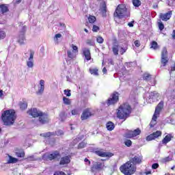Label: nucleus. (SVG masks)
I'll use <instances>...</instances> for the list:
<instances>
[{
    "label": "nucleus",
    "mask_w": 175,
    "mask_h": 175,
    "mask_svg": "<svg viewBox=\"0 0 175 175\" xmlns=\"http://www.w3.org/2000/svg\"><path fill=\"white\" fill-rule=\"evenodd\" d=\"M132 113V107L128 103L121 105L118 109L117 117L120 120H126Z\"/></svg>",
    "instance_id": "1"
},
{
    "label": "nucleus",
    "mask_w": 175,
    "mask_h": 175,
    "mask_svg": "<svg viewBox=\"0 0 175 175\" xmlns=\"http://www.w3.org/2000/svg\"><path fill=\"white\" fill-rule=\"evenodd\" d=\"M15 112L13 109L5 111L2 115L1 118L4 125H13L14 124V120H16Z\"/></svg>",
    "instance_id": "2"
},
{
    "label": "nucleus",
    "mask_w": 175,
    "mask_h": 175,
    "mask_svg": "<svg viewBox=\"0 0 175 175\" xmlns=\"http://www.w3.org/2000/svg\"><path fill=\"white\" fill-rule=\"evenodd\" d=\"M120 170L124 175H132L136 172V166L132 161H127L120 166Z\"/></svg>",
    "instance_id": "3"
},
{
    "label": "nucleus",
    "mask_w": 175,
    "mask_h": 175,
    "mask_svg": "<svg viewBox=\"0 0 175 175\" xmlns=\"http://www.w3.org/2000/svg\"><path fill=\"white\" fill-rule=\"evenodd\" d=\"M114 16L118 18H124L129 17V12L126 9V6L124 4H120L118 5L114 13Z\"/></svg>",
    "instance_id": "4"
},
{
    "label": "nucleus",
    "mask_w": 175,
    "mask_h": 175,
    "mask_svg": "<svg viewBox=\"0 0 175 175\" xmlns=\"http://www.w3.org/2000/svg\"><path fill=\"white\" fill-rule=\"evenodd\" d=\"M163 108V102H160L155 109L154 113L153 115L152 121L150 123V128H153L154 125L157 124V118H158V116H159V113Z\"/></svg>",
    "instance_id": "5"
},
{
    "label": "nucleus",
    "mask_w": 175,
    "mask_h": 175,
    "mask_svg": "<svg viewBox=\"0 0 175 175\" xmlns=\"http://www.w3.org/2000/svg\"><path fill=\"white\" fill-rule=\"evenodd\" d=\"M25 58H28L26 62L27 66L32 68H33V55H35V51L32 50H29L26 53H25Z\"/></svg>",
    "instance_id": "6"
},
{
    "label": "nucleus",
    "mask_w": 175,
    "mask_h": 175,
    "mask_svg": "<svg viewBox=\"0 0 175 175\" xmlns=\"http://www.w3.org/2000/svg\"><path fill=\"white\" fill-rule=\"evenodd\" d=\"M72 51H67V55L68 58H70V59H75L77 55V53H79V49L77 48V46L73 44H72Z\"/></svg>",
    "instance_id": "7"
},
{
    "label": "nucleus",
    "mask_w": 175,
    "mask_h": 175,
    "mask_svg": "<svg viewBox=\"0 0 175 175\" xmlns=\"http://www.w3.org/2000/svg\"><path fill=\"white\" fill-rule=\"evenodd\" d=\"M47 122H49V115L42 112L36 124V125H43V124H47Z\"/></svg>",
    "instance_id": "8"
},
{
    "label": "nucleus",
    "mask_w": 175,
    "mask_h": 175,
    "mask_svg": "<svg viewBox=\"0 0 175 175\" xmlns=\"http://www.w3.org/2000/svg\"><path fill=\"white\" fill-rule=\"evenodd\" d=\"M118 92H114L111 96V98H109L107 102V106H111V105H116L117 102H118Z\"/></svg>",
    "instance_id": "9"
},
{
    "label": "nucleus",
    "mask_w": 175,
    "mask_h": 175,
    "mask_svg": "<svg viewBox=\"0 0 175 175\" xmlns=\"http://www.w3.org/2000/svg\"><path fill=\"white\" fill-rule=\"evenodd\" d=\"M169 62V57H167V50L163 48L161 52V64L163 66H166V64Z\"/></svg>",
    "instance_id": "10"
},
{
    "label": "nucleus",
    "mask_w": 175,
    "mask_h": 175,
    "mask_svg": "<svg viewBox=\"0 0 175 175\" xmlns=\"http://www.w3.org/2000/svg\"><path fill=\"white\" fill-rule=\"evenodd\" d=\"M142 133V131L139 129H137L134 131H130L125 133V137L127 139H131L132 137H136V136H139V135Z\"/></svg>",
    "instance_id": "11"
},
{
    "label": "nucleus",
    "mask_w": 175,
    "mask_h": 175,
    "mask_svg": "<svg viewBox=\"0 0 175 175\" xmlns=\"http://www.w3.org/2000/svg\"><path fill=\"white\" fill-rule=\"evenodd\" d=\"M92 116H94L92 109L91 108H88L83 111L81 118L83 121L84 120H88V118H90V117Z\"/></svg>",
    "instance_id": "12"
},
{
    "label": "nucleus",
    "mask_w": 175,
    "mask_h": 175,
    "mask_svg": "<svg viewBox=\"0 0 175 175\" xmlns=\"http://www.w3.org/2000/svg\"><path fill=\"white\" fill-rule=\"evenodd\" d=\"M42 113L43 112H42V111L36 108H31V109L27 111V114H29V116H31V117H33L34 118H36V117H40V116H42Z\"/></svg>",
    "instance_id": "13"
},
{
    "label": "nucleus",
    "mask_w": 175,
    "mask_h": 175,
    "mask_svg": "<svg viewBox=\"0 0 175 175\" xmlns=\"http://www.w3.org/2000/svg\"><path fill=\"white\" fill-rule=\"evenodd\" d=\"M58 157H59V152L56 151L52 154H44L42 159L45 161H53V159H55V158H58Z\"/></svg>",
    "instance_id": "14"
},
{
    "label": "nucleus",
    "mask_w": 175,
    "mask_h": 175,
    "mask_svg": "<svg viewBox=\"0 0 175 175\" xmlns=\"http://www.w3.org/2000/svg\"><path fill=\"white\" fill-rule=\"evenodd\" d=\"M95 154L98 155V157H101V158H111L113 156V153L104 152L103 149L96 150Z\"/></svg>",
    "instance_id": "15"
},
{
    "label": "nucleus",
    "mask_w": 175,
    "mask_h": 175,
    "mask_svg": "<svg viewBox=\"0 0 175 175\" xmlns=\"http://www.w3.org/2000/svg\"><path fill=\"white\" fill-rule=\"evenodd\" d=\"M25 29H27V27L23 26V31L18 37V42H19L20 44H25V43H27V40L24 36V33H25Z\"/></svg>",
    "instance_id": "16"
},
{
    "label": "nucleus",
    "mask_w": 175,
    "mask_h": 175,
    "mask_svg": "<svg viewBox=\"0 0 175 175\" xmlns=\"http://www.w3.org/2000/svg\"><path fill=\"white\" fill-rule=\"evenodd\" d=\"M105 167V163L103 162H94L93 165L92 166V172H94V170H102Z\"/></svg>",
    "instance_id": "17"
},
{
    "label": "nucleus",
    "mask_w": 175,
    "mask_h": 175,
    "mask_svg": "<svg viewBox=\"0 0 175 175\" xmlns=\"http://www.w3.org/2000/svg\"><path fill=\"white\" fill-rule=\"evenodd\" d=\"M54 135H57V136H61L64 135V131H56L55 133L54 132L44 133L41 134V136H42L43 137H50V136H53Z\"/></svg>",
    "instance_id": "18"
},
{
    "label": "nucleus",
    "mask_w": 175,
    "mask_h": 175,
    "mask_svg": "<svg viewBox=\"0 0 175 175\" xmlns=\"http://www.w3.org/2000/svg\"><path fill=\"white\" fill-rule=\"evenodd\" d=\"M172 14H173L172 11H169L168 12H167L165 14L161 13L159 14V18L163 21H167V20H170V17H172Z\"/></svg>",
    "instance_id": "19"
},
{
    "label": "nucleus",
    "mask_w": 175,
    "mask_h": 175,
    "mask_svg": "<svg viewBox=\"0 0 175 175\" xmlns=\"http://www.w3.org/2000/svg\"><path fill=\"white\" fill-rule=\"evenodd\" d=\"M6 12H8V7L3 4L0 5V18L1 14L6 13ZM0 24H5V21H0Z\"/></svg>",
    "instance_id": "20"
},
{
    "label": "nucleus",
    "mask_w": 175,
    "mask_h": 175,
    "mask_svg": "<svg viewBox=\"0 0 175 175\" xmlns=\"http://www.w3.org/2000/svg\"><path fill=\"white\" fill-rule=\"evenodd\" d=\"M83 53L85 59H87V61H90L91 59V52L90 51L88 48H84L83 50Z\"/></svg>",
    "instance_id": "21"
},
{
    "label": "nucleus",
    "mask_w": 175,
    "mask_h": 175,
    "mask_svg": "<svg viewBox=\"0 0 175 175\" xmlns=\"http://www.w3.org/2000/svg\"><path fill=\"white\" fill-rule=\"evenodd\" d=\"M142 159H143V158L141 156L137 155V156H135L130 161L133 162V165L136 166L137 163H142Z\"/></svg>",
    "instance_id": "22"
},
{
    "label": "nucleus",
    "mask_w": 175,
    "mask_h": 175,
    "mask_svg": "<svg viewBox=\"0 0 175 175\" xmlns=\"http://www.w3.org/2000/svg\"><path fill=\"white\" fill-rule=\"evenodd\" d=\"M70 163V157L66 156L61 159L59 165H68V163Z\"/></svg>",
    "instance_id": "23"
},
{
    "label": "nucleus",
    "mask_w": 175,
    "mask_h": 175,
    "mask_svg": "<svg viewBox=\"0 0 175 175\" xmlns=\"http://www.w3.org/2000/svg\"><path fill=\"white\" fill-rule=\"evenodd\" d=\"M44 91V80L41 79L40 81V85L38 86V91L37 94H43Z\"/></svg>",
    "instance_id": "24"
},
{
    "label": "nucleus",
    "mask_w": 175,
    "mask_h": 175,
    "mask_svg": "<svg viewBox=\"0 0 175 175\" xmlns=\"http://www.w3.org/2000/svg\"><path fill=\"white\" fill-rule=\"evenodd\" d=\"M144 80H145L146 81H150V80H152V81H154L153 83H152V85H155V80L152 79V76L151 75L148 74V73H145L144 74V77H143Z\"/></svg>",
    "instance_id": "25"
},
{
    "label": "nucleus",
    "mask_w": 175,
    "mask_h": 175,
    "mask_svg": "<svg viewBox=\"0 0 175 175\" xmlns=\"http://www.w3.org/2000/svg\"><path fill=\"white\" fill-rule=\"evenodd\" d=\"M100 13L103 17H106V13H107V9L106 8V3H103L100 8Z\"/></svg>",
    "instance_id": "26"
},
{
    "label": "nucleus",
    "mask_w": 175,
    "mask_h": 175,
    "mask_svg": "<svg viewBox=\"0 0 175 175\" xmlns=\"http://www.w3.org/2000/svg\"><path fill=\"white\" fill-rule=\"evenodd\" d=\"M18 162V159L14 158L10 155H8V159L7 163H17Z\"/></svg>",
    "instance_id": "27"
},
{
    "label": "nucleus",
    "mask_w": 175,
    "mask_h": 175,
    "mask_svg": "<svg viewBox=\"0 0 175 175\" xmlns=\"http://www.w3.org/2000/svg\"><path fill=\"white\" fill-rule=\"evenodd\" d=\"M170 140H172V135L168 134L162 140V143H163V144H167V143H169V142H170Z\"/></svg>",
    "instance_id": "28"
},
{
    "label": "nucleus",
    "mask_w": 175,
    "mask_h": 175,
    "mask_svg": "<svg viewBox=\"0 0 175 175\" xmlns=\"http://www.w3.org/2000/svg\"><path fill=\"white\" fill-rule=\"evenodd\" d=\"M106 128L108 131H113L115 128L114 123L113 122H108L106 124Z\"/></svg>",
    "instance_id": "29"
},
{
    "label": "nucleus",
    "mask_w": 175,
    "mask_h": 175,
    "mask_svg": "<svg viewBox=\"0 0 175 175\" xmlns=\"http://www.w3.org/2000/svg\"><path fill=\"white\" fill-rule=\"evenodd\" d=\"M159 96V94L157 92H152L150 93L149 98L150 99H157Z\"/></svg>",
    "instance_id": "30"
},
{
    "label": "nucleus",
    "mask_w": 175,
    "mask_h": 175,
    "mask_svg": "<svg viewBox=\"0 0 175 175\" xmlns=\"http://www.w3.org/2000/svg\"><path fill=\"white\" fill-rule=\"evenodd\" d=\"M112 51L114 55H118V52L120 51V46L118 45H113L112 48Z\"/></svg>",
    "instance_id": "31"
},
{
    "label": "nucleus",
    "mask_w": 175,
    "mask_h": 175,
    "mask_svg": "<svg viewBox=\"0 0 175 175\" xmlns=\"http://www.w3.org/2000/svg\"><path fill=\"white\" fill-rule=\"evenodd\" d=\"M21 110H25L28 107V104L26 102H21L19 103Z\"/></svg>",
    "instance_id": "32"
},
{
    "label": "nucleus",
    "mask_w": 175,
    "mask_h": 175,
    "mask_svg": "<svg viewBox=\"0 0 175 175\" xmlns=\"http://www.w3.org/2000/svg\"><path fill=\"white\" fill-rule=\"evenodd\" d=\"M6 38V31L1 29H0V40L5 39Z\"/></svg>",
    "instance_id": "33"
},
{
    "label": "nucleus",
    "mask_w": 175,
    "mask_h": 175,
    "mask_svg": "<svg viewBox=\"0 0 175 175\" xmlns=\"http://www.w3.org/2000/svg\"><path fill=\"white\" fill-rule=\"evenodd\" d=\"M88 21L90 24H94L96 21V18L94 16H89Z\"/></svg>",
    "instance_id": "34"
},
{
    "label": "nucleus",
    "mask_w": 175,
    "mask_h": 175,
    "mask_svg": "<svg viewBox=\"0 0 175 175\" xmlns=\"http://www.w3.org/2000/svg\"><path fill=\"white\" fill-rule=\"evenodd\" d=\"M60 120L62 122L66 120V113L65 112H62L59 115Z\"/></svg>",
    "instance_id": "35"
},
{
    "label": "nucleus",
    "mask_w": 175,
    "mask_h": 175,
    "mask_svg": "<svg viewBox=\"0 0 175 175\" xmlns=\"http://www.w3.org/2000/svg\"><path fill=\"white\" fill-rule=\"evenodd\" d=\"M150 49H153L154 50H157V49H158V43L155 41H152L151 42Z\"/></svg>",
    "instance_id": "36"
},
{
    "label": "nucleus",
    "mask_w": 175,
    "mask_h": 175,
    "mask_svg": "<svg viewBox=\"0 0 175 175\" xmlns=\"http://www.w3.org/2000/svg\"><path fill=\"white\" fill-rule=\"evenodd\" d=\"M133 4L136 7L139 8L142 5V1L140 0H133Z\"/></svg>",
    "instance_id": "37"
},
{
    "label": "nucleus",
    "mask_w": 175,
    "mask_h": 175,
    "mask_svg": "<svg viewBox=\"0 0 175 175\" xmlns=\"http://www.w3.org/2000/svg\"><path fill=\"white\" fill-rule=\"evenodd\" d=\"M152 134L153 135L154 139H157V137H159V136H161L162 132H161L160 131H157Z\"/></svg>",
    "instance_id": "38"
},
{
    "label": "nucleus",
    "mask_w": 175,
    "mask_h": 175,
    "mask_svg": "<svg viewBox=\"0 0 175 175\" xmlns=\"http://www.w3.org/2000/svg\"><path fill=\"white\" fill-rule=\"evenodd\" d=\"M63 102L64 105H70V99L66 97H63Z\"/></svg>",
    "instance_id": "39"
},
{
    "label": "nucleus",
    "mask_w": 175,
    "mask_h": 175,
    "mask_svg": "<svg viewBox=\"0 0 175 175\" xmlns=\"http://www.w3.org/2000/svg\"><path fill=\"white\" fill-rule=\"evenodd\" d=\"M91 75H94V76H98V69L93 68L90 70Z\"/></svg>",
    "instance_id": "40"
},
{
    "label": "nucleus",
    "mask_w": 175,
    "mask_h": 175,
    "mask_svg": "<svg viewBox=\"0 0 175 175\" xmlns=\"http://www.w3.org/2000/svg\"><path fill=\"white\" fill-rule=\"evenodd\" d=\"M154 137L153 134H150V135L146 137V141L147 142H151V140H154Z\"/></svg>",
    "instance_id": "41"
},
{
    "label": "nucleus",
    "mask_w": 175,
    "mask_h": 175,
    "mask_svg": "<svg viewBox=\"0 0 175 175\" xmlns=\"http://www.w3.org/2000/svg\"><path fill=\"white\" fill-rule=\"evenodd\" d=\"M168 6L175 7V0H168Z\"/></svg>",
    "instance_id": "42"
},
{
    "label": "nucleus",
    "mask_w": 175,
    "mask_h": 175,
    "mask_svg": "<svg viewBox=\"0 0 175 175\" xmlns=\"http://www.w3.org/2000/svg\"><path fill=\"white\" fill-rule=\"evenodd\" d=\"M124 144L125 146H126L127 147H131V146H132V141H131V139H126L124 142Z\"/></svg>",
    "instance_id": "43"
},
{
    "label": "nucleus",
    "mask_w": 175,
    "mask_h": 175,
    "mask_svg": "<svg viewBox=\"0 0 175 175\" xmlns=\"http://www.w3.org/2000/svg\"><path fill=\"white\" fill-rule=\"evenodd\" d=\"M158 25L160 31H163V29L165 28V25H163V23H162V22H159Z\"/></svg>",
    "instance_id": "44"
},
{
    "label": "nucleus",
    "mask_w": 175,
    "mask_h": 175,
    "mask_svg": "<svg viewBox=\"0 0 175 175\" xmlns=\"http://www.w3.org/2000/svg\"><path fill=\"white\" fill-rule=\"evenodd\" d=\"M16 157H18L19 158H24L25 153L24 152H16Z\"/></svg>",
    "instance_id": "45"
},
{
    "label": "nucleus",
    "mask_w": 175,
    "mask_h": 175,
    "mask_svg": "<svg viewBox=\"0 0 175 175\" xmlns=\"http://www.w3.org/2000/svg\"><path fill=\"white\" fill-rule=\"evenodd\" d=\"M59 38H62V35L61 33L55 34V38H54L55 42H58V39Z\"/></svg>",
    "instance_id": "46"
},
{
    "label": "nucleus",
    "mask_w": 175,
    "mask_h": 175,
    "mask_svg": "<svg viewBox=\"0 0 175 175\" xmlns=\"http://www.w3.org/2000/svg\"><path fill=\"white\" fill-rule=\"evenodd\" d=\"M119 51L120 54L122 55V54H124V53L126 51V48H122L119 46Z\"/></svg>",
    "instance_id": "47"
},
{
    "label": "nucleus",
    "mask_w": 175,
    "mask_h": 175,
    "mask_svg": "<svg viewBox=\"0 0 175 175\" xmlns=\"http://www.w3.org/2000/svg\"><path fill=\"white\" fill-rule=\"evenodd\" d=\"M96 40L98 42V43L102 44L103 43V38H102L101 36H98L96 38Z\"/></svg>",
    "instance_id": "48"
},
{
    "label": "nucleus",
    "mask_w": 175,
    "mask_h": 175,
    "mask_svg": "<svg viewBox=\"0 0 175 175\" xmlns=\"http://www.w3.org/2000/svg\"><path fill=\"white\" fill-rule=\"evenodd\" d=\"M64 92L66 96H70L71 95L70 90H64Z\"/></svg>",
    "instance_id": "49"
},
{
    "label": "nucleus",
    "mask_w": 175,
    "mask_h": 175,
    "mask_svg": "<svg viewBox=\"0 0 175 175\" xmlns=\"http://www.w3.org/2000/svg\"><path fill=\"white\" fill-rule=\"evenodd\" d=\"M92 31L93 32H98L99 31V27L93 25Z\"/></svg>",
    "instance_id": "50"
},
{
    "label": "nucleus",
    "mask_w": 175,
    "mask_h": 175,
    "mask_svg": "<svg viewBox=\"0 0 175 175\" xmlns=\"http://www.w3.org/2000/svg\"><path fill=\"white\" fill-rule=\"evenodd\" d=\"M66 81H68L69 83H72V75H66Z\"/></svg>",
    "instance_id": "51"
},
{
    "label": "nucleus",
    "mask_w": 175,
    "mask_h": 175,
    "mask_svg": "<svg viewBox=\"0 0 175 175\" xmlns=\"http://www.w3.org/2000/svg\"><path fill=\"white\" fill-rule=\"evenodd\" d=\"M85 147V142H81L78 146V148H84Z\"/></svg>",
    "instance_id": "52"
},
{
    "label": "nucleus",
    "mask_w": 175,
    "mask_h": 175,
    "mask_svg": "<svg viewBox=\"0 0 175 175\" xmlns=\"http://www.w3.org/2000/svg\"><path fill=\"white\" fill-rule=\"evenodd\" d=\"M27 161H36V159H35V157H33V155L32 156H29L27 158Z\"/></svg>",
    "instance_id": "53"
},
{
    "label": "nucleus",
    "mask_w": 175,
    "mask_h": 175,
    "mask_svg": "<svg viewBox=\"0 0 175 175\" xmlns=\"http://www.w3.org/2000/svg\"><path fill=\"white\" fill-rule=\"evenodd\" d=\"M134 44H135V46H136V47H140V41H139V40H135V42H134Z\"/></svg>",
    "instance_id": "54"
},
{
    "label": "nucleus",
    "mask_w": 175,
    "mask_h": 175,
    "mask_svg": "<svg viewBox=\"0 0 175 175\" xmlns=\"http://www.w3.org/2000/svg\"><path fill=\"white\" fill-rule=\"evenodd\" d=\"M71 113L72 116H77L79 114V111L77 109H73Z\"/></svg>",
    "instance_id": "55"
},
{
    "label": "nucleus",
    "mask_w": 175,
    "mask_h": 175,
    "mask_svg": "<svg viewBox=\"0 0 175 175\" xmlns=\"http://www.w3.org/2000/svg\"><path fill=\"white\" fill-rule=\"evenodd\" d=\"M54 175H66V174H65V172H64L58 171V172H55Z\"/></svg>",
    "instance_id": "56"
},
{
    "label": "nucleus",
    "mask_w": 175,
    "mask_h": 175,
    "mask_svg": "<svg viewBox=\"0 0 175 175\" xmlns=\"http://www.w3.org/2000/svg\"><path fill=\"white\" fill-rule=\"evenodd\" d=\"M159 167V164L158 163H154L152 165V169H158Z\"/></svg>",
    "instance_id": "57"
},
{
    "label": "nucleus",
    "mask_w": 175,
    "mask_h": 175,
    "mask_svg": "<svg viewBox=\"0 0 175 175\" xmlns=\"http://www.w3.org/2000/svg\"><path fill=\"white\" fill-rule=\"evenodd\" d=\"M87 44H89L90 46H94V42H92V40H88L87 42H86Z\"/></svg>",
    "instance_id": "58"
},
{
    "label": "nucleus",
    "mask_w": 175,
    "mask_h": 175,
    "mask_svg": "<svg viewBox=\"0 0 175 175\" xmlns=\"http://www.w3.org/2000/svg\"><path fill=\"white\" fill-rule=\"evenodd\" d=\"M134 23H135V21H133L128 23V26L130 27H133Z\"/></svg>",
    "instance_id": "59"
},
{
    "label": "nucleus",
    "mask_w": 175,
    "mask_h": 175,
    "mask_svg": "<svg viewBox=\"0 0 175 175\" xmlns=\"http://www.w3.org/2000/svg\"><path fill=\"white\" fill-rule=\"evenodd\" d=\"M164 162H169V161H172V159H170V157H165L164 159H163Z\"/></svg>",
    "instance_id": "60"
},
{
    "label": "nucleus",
    "mask_w": 175,
    "mask_h": 175,
    "mask_svg": "<svg viewBox=\"0 0 175 175\" xmlns=\"http://www.w3.org/2000/svg\"><path fill=\"white\" fill-rule=\"evenodd\" d=\"M21 2V0H14L13 1V3H14V4L20 3Z\"/></svg>",
    "instance_id": "61"
},
{
    "label": "nucleus",
    "mask_w": 175,
    "mask_h": 175,
    "mask_svg": "<svg viewBox=\"0 0 175 175\" xmlns=\"http://www.w3.org/2000/svg\"><path fill=\"white\" fill-rule=\"evenodd\" d=\"M174 70H175V62H174V66H172V67H171L170 71H171V72H174Z\"/></svg>",
    "instance_id": "62"
},
{
    "label": "nucleus",
    "mask_w": 175,
    "mask_h": 175,
    "mask_svg": "<svg viewBox=\"0 0 175 175\" xmlns=\"http://www.w3.org/2000/svg\"><path fill=\"white\" fill-rule=\"evenodd\" d=\"M60 27H62V28H64V29H65V28H66V26H65V24L64 23H59Z\"/></svg>",
    "instance_id": "63"
},
{
    "label": "nucleus",
    "mask_w": 175,
    "mask_h": 175,
    "mask_svg": "<svg viewBox=\"0 0 175 175\" xmlns=\"http://www.w3.org/2000/svg\"><path fill=\"white\" fill-rule=\"evenodd\" d=\"M172 38H173V39H175V30L173 31Z\"/></svg>",
    "instance_id": "64"
}]
</instances>
